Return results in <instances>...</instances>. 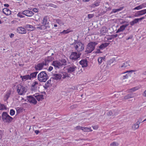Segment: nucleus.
I'll use <instances>...</instances> for the list:
<instances>
[{
    "label": "nucleus",
    "mask_w": 146,
    "mask_h": 146,
    "mask_svg": "<svg viewBox=\"0 0 146 146\" xmlns=\"http://www.w3.org/2000/svg\"><path fill=\"white\" fill-rule=\"evenodd\" d=\"M48 19V16H45L43 17L42 22L40 23H39V21H36V25L38 26L36 28V29L40 30H44L47 28H49V23Z\"/></svg>",
    "instance_id": "f257e3e1"
},
{
    "label": "nucleus",
    "mask_w": 146,
    "mask_h": 146,
    "mask_svg": "<svg viewBox=\"0 0 146 146\" xmlns=\"http://www.w3.org/2000/svg\"><path fill=\"white\" fill-rule=\"evenodd\" d=\"M1 116L2 120L4 123H10L13 120V118L8 115L6 112H3Z\"/></svg>",
    "instance_id": "f03ea898"
},
{
    "label": "nucleus",
    "mask_w": 146,
    "mask_h": 146,
    "mask_svg": "<svg viewBox=\"0 0 146 146\" xmlns=\"http://www.w3.org/2000/svg\"><path fill=\"white\" fill-rule=\"evenodd\" d=\"M95 42L91 41L87 44L85 52L87 53L91 52L95 48V46L97 44Z\"/></svg>",
    "instance_id": "7ed1b4c3"
},
{
    "label": "nucleus",
    "mask_w": 146,
    "mask_h": 146,
    "mask_svg": "<svg viewBox=\"0 0 146 146\" xmlns=\"http://www.w3.org/2000/svg\"><path fill=\"white\" fill-rule=\"evenodd\" d=\"M16 88L18 94L20 95H25L27 92V89L25 87L20 84L17 85Z\"/></svg>",
    "instance_id": "20e7f679"
},
{
    "label": "nucleus",
    "mask_w": 146,
    "mask_h": 146,
    "mask_svg": "<svg viewBox=\"0 0 146 146\" xmlns=\"http://www.w3.org/2000/svg\"><path fill=\"white\" fill-rule=\"evenodd\" d=\"M37 78L40 82H45L48 79V77L45 72L42 71L38 74Z\"/></svg>",
    "instance_id": "39448f33"
},
{
    "label": "nucleus",
    "mask_w": 146,
    "mask_h": 146,
    "mask_svg": "<svg viewBox=\"0 0 146 146\" xmlns=\"http://www.w3.org/2000/svg\"><path fill=\"white\" fill-rule=\"evenodd\" d=\"M74 47L76 51L80 52L84 49V44L80 41H76L74 44Z\"/></svg>",
    "instance_id": "423d86ee"
},
{
    "label": "nucleus",
    "mask_w": 146,
    "mask_h": 146,
    "mask_svg": "<svg viewBox=\"0 0 146 146\" xmlns=\"http://www.w3.org/2000/svg\"><path fill=\"white\" fill-rule=\"evenodd\" d=\"M136 71V70H131L121 73L120 74V79L123 80L128 78L131 72H135Z\"/></svg>",
    "instance_id": "0eeeda50"
},
{
    "label": "nucleus",
    "mask_w": 146,
    "mask_h": 146,
    "mask_svg": "<svg viewBox=\"0 0 146 146\" xmlns=\"http://www.w3.org/2000/svg\"><path fill=\"white\" fill-rule=\"evenodd\" d=\"M47 65V62L46 60L42 63L38 64L35 66V68L36 70H42L44 66Z\"/></svg>",
    "instance_id": "6e6552de"
},
{
    "label": "nucleus",
    "mask_w": 146,
    "mask_h": 146,
    "mask_svg": "<svg viewBox=\"0 0 146 146\" xmlns=\"http://www.w3.org/2000/svg\"><path fill=\"white\" fill-rule=\"evenodd\" d=\"M80 54L76 52H73L70 56V58L72 60H76L80 57Z\"/></svg>",
    "instance_id": "1a4fd4ad"
},
{
    "label": "nucleus",
    "mask_w": 146,
    "mask_h": 146,
    "mask_svg": "<svg viewBox=\"0 0 146 146\" xmlns=\"http://www.w3.org/2000/svg\"><path fill=\"white\" fill-rule=\"evenodd\" d=\"M39 86L38 82L36 81L33 82L31 85V89L33 91H35L37 90Z\"/></svg>",
    "instance_id": "9d476101"
},
{
    "label": "nucleus",
    "mask_w": 146,
    "mask_h": 146,
    "mask_svg": "<svg viewBox=\"0 0 146 146\" xmlns=\"http://www.w3.org/2000/svg\"><path fill=\"white\" fill-rule=\"evenodd\" d=\"M52 65L54 66L56 69L59 68L62 66L61 62L57 60L54 61L53 62Z\"/></svg>",
    "instance_id": "9b49d317"
},
{
    "label": "nucleus",
    "mask_w": 146,
    "mask_h": 146,
    "mask_svg": "<svg viewBox=\"0 0 146 146\" xmlns=\"http://www.w3.org/2000/svg\"><path fill=\"white\" fill-rule=\"evenodd\" d=\"M77 69L76 67L74 65H71L68 67L67 68V72L70 73H72L75 71Z\"/></svg>",
    "instance_id": "f8f14e48"
},
{
    "label": "nucleus",
    "mask_w": 146,
    "mask_h": 146,
    "mask_svg": "<svg viewBox=\"0 0 146 146\" xmlns=\"http://www.w3.org/2000/svg\"><path fill=\"white\" fill-rule=\"evenodd\" d=\"M23 15L29 17H31L34 15V13L32 11L28 10L24 11L23 12Z\"/></svg>",
    "instance_id": "ddd939ff"
},
{
    "label": "nucleus",
    "mask_w": 146,
    "mask_h": 146,
    "mask_svg": "<svg viewBox=\"0 0 146 146\" xmlns=\"http://www.w3.org/2000/svg\"><path fill=\"white\" fill-rule=\"evenodd\" d=\"M17 32L19 33L25 34L27 33L26 30L24 28L21 27H19L17 29Z\"/></svg>",
    "instance_id": "4468645a"
},
{
    "label": "nucleus",
    "mask_w": 146,
    "mask_h": 146,
    "mask_svg": "<svg viewBox=\"0 0 146 146\" xmlns=\"http://www.w3.org/2000/svg\"><path fill=\"white\" fill-rule=\"evenodd\" d=\"M28 100L29 102L31 103L34 104H36L37 103V102L35 98L31 96H29Z\"/></svg>",
    "instance_id": "2eb2a0df"
},
{
    "label": "nucleus",
    "mask_w": 146,
    "mask_h": 146,
    "mask_svg": "<svg viewBox=\"0 0 146 146\" xmlns=\"http://www.w3.org/2000/svg\"><path fill=\"white\" fill-rule=\"evenodd\" d=\"M130 64L131 62L130 61L125 62L121 66V68L122 69L125 68H128L130 66Z\"/></svg>",
    "instance_id": "dca6fc26"
},
{
    "label": "nucleus",
    "mask_w": 146,
    "mask_h": 146,
    "mask_svg": "<svg viewBox=\"0 0 146 146\" xmlns=\"http://www.w3.org/2000/svg\"><path fill=\"white\" fill-rule=\"evenodd\" d=\"M108 31L107 27L106 26H103L100 30V34L101 35H105Z\"/></svg>",
    "instance_id": "f3484780"
},
{
    "label": "nucleus",
    "mask_w": 146,
    "mask_h": 146,
    "mask_svg": "<svg viewBox=\"0 0 146 146\" xmlns=\"http://www.w3.org/2000/svg\"><path fill=\"white\" fill-rule=\"evenodd\" d=\"M146 13V9H143L137 11L135 15V17H138L139 16L142 15Z\"/></svg>",
    "instance_id": "a211bd4d"
},
{
    "label": "nucleus",
    "mask_w": 146,
    "mask_h": 146,
    "mask_svg": "<svg viewBox=\"0 0 146 146\" xmlns=\"http://www.w3.org/2000/svg\"><path fill=\"white\" fill-rule=\"evenodd\" d=\"M20 78H21L23 81H25L28 80H31V78L29 75H27L23 76H21Z\"/></svg>",
    "instance_id": "6ab92c4d"
},
{
    "label": "nucleus",
    "mask_w": 146,
    "mask_h": 146,
    "mask_svg": "<svg viewBox=\"0 0 146 146\" xmlns=\"http://www.w3.org/2000/svg\"><path fill=\"white\" fill-rule=\"evenodd\" d=\"M80 64L82 67H86L88 66V62L86 60H83L79 62Z\"/></svg>",
    "instance_id": "aec40b11"
},
{
    "label": "nucleus",
    "mask_w": 146,
    "mask_h": 146,
    "mask_svg": "<svg viewBox=\"0 0 146 146\" xmlns=\"http://www.w3.org/2000/svg\"><path fill=\"white\" fill-rule=\"evenodd\" d=\"M72 31H73L70 28H68L66 30H64L60 32V33L61 34L65 35Z\"/></svg>",
    "instance_id": "412c9836"
},
{
    "label": "nucleus",
    "mask_w": 146,
    "mask_h": 146,
    "mask_svg": "<svg viewBox=\"0 0 146 146\" xmlns=\"http://www.w3.org/2000/svg\"><path fill=\"white\" fill-rule=\"evenodd\" d=\"M25 28L27 29V30L29 31H33L35 29V28L33 26L29 24L26 25Z\"/></svg>",
    "instance_id": "4be33fe9"
},
{
    "label": "nucleus",
    "mask_w": 146,
    "mask_h": 146,
    "mask_svg": "<svg viewBox=\"0 0 146 146\" xmlns=\"http://www.w3.org/2000/svg\"><path fill=\"white\" fill-rule=\"evenodd\" d=\"M3 13L7 15H9L11 14V11L7 8H4L3 9Z\"/></svg>",
    "instance_id": "5701e85b"
},
{
    "label": "nucleus",
    "mask_w": 146,
    "mask_h": 146,
    "mask_svg": "<svg viewBox=\"0 0 146 146\" xmlns=\"http://www.w3.org/2000/svg\"><path fill=\"white\" fill-rule=\"evenodd\" d=\"M139 89V87L138 86H136L133 88L128 89L127 90V91L128 93H132L138 90Z\"/></svg>",
    "instance_id": "b1692460"
},
{
    "label": "nucleus",
    "mask_w": 146,
    "mask_h": 146,
    "mask_svg": "<svg viewBox=\"0 0 146 146\" xmlns=\"http://www.w3.org/2000/svg\"><path fill=\"white\" fill-rule=\"evenodd\" d=\"M135 93H131L125 96L124 97V99L127 100L129 98H133L135 96Z\"/></svg>",
    "instance_id": "393cba45"
},
{
    "label": "nucleus",
    "mask_w": 146,
    "mask_h": 146,
    "mask_svg": "<svg viewBox=\"0 0 146 146\" xmlns=\"http://www.w3.org/2000/svg\"><path fill=\"white\" fill-rule=\"evenodd\" d=\"M35 97L38 101H42L44 99L43 95L42 94L36 95Z\"/></svg>",
    "instance_id": "a878e982"
},
{
    "label": "nucleus",
    "mask_w": 146,
    "mask_h": 146,
    "mask_svg": "<svg viewBox=\"0 0 146 146\" xmlns=\"http://www.w3.org/2000/svg\"><path fill=\"white\" fill-rule=\"evenodd\" d=\"M100 3V0H97L92 4V7L94 8L98 6Z\"/></svg>",
    "instance_id": "bb28decb"
},
{
    "label": "nucleus",
    "mask_w": 146,
    "mask_h": 146,
    "mask_svg": "<svg viewBox=\"0 0 146 146\" xmlns=\"http://www.w3.org/2000/svg\"><path fill=\"white\" fill-rule=\"evenodd\" d=\"M109 44V43H102L99 46V48L100 49H103L108 46Z\"/></svg>",
    "instance_id": "cd10ccee"
},
{
    "label": "nucleus",
    "mask_w": 146,
    "mask_h": 146,
    "mask_svg": "<svg viewBox=\"0 0 146 146\" xmlns=\"http://www.w3.org/2000/svg\"><path fill=\"white\" fill-rule=\"evenodd\" d=\"M117 36V35H112L111 36H108L105 37V38L107 39V40H112L114 38H116Z\"/></svg>",
    "instance_id": "c85d7f7f"
},
{
    "label": "nucleus",
    "mask_w": 146,
    "mask_h": 146,
    "mask_svg": "<svg viewBox=\"0 0 146 146\" xmlns=\"http://www.w3.org/2000/svg\"><path fill=\"white\" fill-rule=\"evenodd\" d=\"M11 93V91L10 90L7 91L6 92V94L4 96V98L6 100H7L9 98Z\"/></svg>",
    "instance_id": "c756f323"
},
{
    "label": "nucleus",
    "mask_w": 146,
    "mask_h": 146,
    "mask_svg": "<svg viewBox=\"0 0 146 146\" xmlns=\"http://www.w3.org/2000/svg\"><path fill=\"white\" fill-rule=\"evenodd\" d=\"M38 73V72H34L31 73L30 75H29V76L31 78V80L36 77Z\"/></svg>",
    "instance_id": "7c9ffc66"
},
{
    "label": "nucleus",
    "mask_w": 146,
    "mask_h": 146,
    "mask_svg": "<svg viewBox=\"0 0 146 146\" xmlns=\"http://www.w3.org/2000/svg\"><path fill=\"white\" fill-rule=\"evenodd\" d=\"M82 130L84 132L92 131V130L91 129V127H83Z\"/></svg>",
    "instance_id": "2f4dec72"
},
{
    "label": "nucleus",
    "mask_w": 146,
    "mask_h": 146,
    "mask_svg": "<svg viewBox=\"0 0 146 146\" xmlns=\"http://www.w3.org/2000/svg\"><path fill=\"white\" fill-rule=\"evenodd\" d=\"M139 127V124L137 122L133 124L132 126V128L133 130H135L136 129H138Z\"/></svg>",
    "instance_id": "473e14b6"
},
{
    "label": "nucleus",
    "mask_w": 146,
    "mask_h": 146,
    "mask_svg": "<svg viewBox=\"0 0 146 146\" xmlns=\"http://www.w3.org/2000/svg\"><path fill=\"white\" fill-rule=\"evenodd\" d=\"M128 26V25H122L119 28V32L123 31V30L125 29V28Z\"/></svg>",
    "instance_id": "72a5a7b5"
},
{
    "label": "nucleus",
    "mask_w": 146,
    "mask_h": 146,
    "mask_svg": "<svg viewBox=\"0 0 146 146\" xmlns=\"http://www.w3.org/2000/svg\"><path fill=\"white\" fill-rule=\"evenodd\" d=\"M138 22V19H135L133 21L130 22V25L131 26H133L134 24L137 23Z\"/></svg>",
    "instance_id": "f704fd0d"
},
{
    "label": "nucleus",
    "mask_w": 146,
    "mask_h": 146,
    "mask_svg": "<svg viewBox=\"0 0 146 146\" xmlns=\"http://www.w3.org/2000/svg\"><path fill=\"white\" fill-rule=\"evenodd\" d=\"M6 110V106L4 104H0V110Z\"/></svg>",
    "instance_id": "c9c22d12"
},
{
    "label": "nucleus",
    "mask_w": 146,
    "mask_h": 146,
    "mask_svg": "<svg viewBox=\"0 0 146 146\" xmlns=\"http://www.w3.org/2000/svg\"><path fill=\"white\" fill-rule=\"evenodd\" d=\"M105 58L103 57H99L98 59V63L99 64H100L102 63V62L104 60Z\"/></svg>",
    "instance_id": "e433bc0d"
},
{
    "label": "nucleus",
    "mask_w": 146,
    "mask_h": 146,
    "mask_svg": "<svg viewBox=\"0 0 146 146\" xmlns=\"http://www.w3.org/2000/svg\"><path fill=\"white\" fill-rule=\"evenodd\" d=\"M62 76L60 74H56L55 75L56 80H58L60 79Z\"/></svg>",
    "instance_id": "4c0bfd02"
},
{
    "label": "nucleus",
    "mask_w": 146,
    "mask_h": 146,
    "mask_svg": "<svg viewBox=\"0 0 146 146\" xmlns=\"http://www.w3.org/2000/svg\"><path fill=\"white\" fill-rule=\"evenodd\" d=\"M68 77H69V76L67 73L65 72L62 73V78H64Z\"/></svg>",
    "instance_id": "58836bf2"
},
{
    "label": "nucleus",
    "mask_w": 146,
    "mask_h": 146,
    "mask_svg": "<svg viewBox=\"0 0 146 146\" xmlns=\"http://www.w3.org/2000/svg\"><path fill=\"white\" fill-rule=\"evenodd\" d=\"M66 61L65 59H62L61 61V63L62 65H65L66 64Z\"/></svg>",
    "instance_id": "ea45409f"
},
{
    "label": "nucleus",
    "mask_w": 146,
    "mask_h": 146,
    "mask_svg": "<svg viewBox=\"0 0 146 146\" xmlns=\"http://www.w3.org/2000/svg\"><path fill=\"white\" fill-rule=\"evenodd\" d=\"M56 20L57 23L60 24V25H63V22L60 19H56Z\"/></svg>",
    "instance_id": "a19ab883"
},
{
    "label": "nucleus",
    "mask_w": 146,
    "mask_h": 146,
    "mask_svg": "<svg viewBox=\"0 0 146 146\" xmlns=\"http://www.w3.org/2000/svg\"><path fill=\"white\" fill-rule=\"evenodd\" d=\"M118 144L116 142H113L110 144V146H117Z\"/></svg>",
    "instance_id": "79ce46f5"
},
{
    "label": "nucleus",
    "mask_w": 146,
    "mask_h": 146,
    "mask_svg": "<svg viewBox=\"0 0 146 146\" xmlns=\"http://www.w3.org/2000/svg\"><path fill=\"white\" fill-rule=\"evenodd\" d=\"M15 111L13 109L11 110L10 111V115L11 116L15 114Z\"/></svg>",
    "instance_id": "37998d69"
},
{
    "label": "nucleus",
    "mask_w": 146,
    "mask_h": 146,
    "mask_svg": "<svg viewBox=\"0 0 146 146\" xmlns=\"http://www.w3.org/2000/svg\"><path fill=\"white\" fill-rule=\"evenodd\" d=\"M46 6H47V5H46ZM48 6H50L51 7H53L54 8H57V6L56 5H55L54 4L50 3L48 4Z\"/></svg>",
    "instance_id": "c03bdc74"
},
{
    "label": "nucleus",
    "mask_w": 146,
    "mask_h": 146,
    "mask_svg": "<svg viewBox=\"0 0 146 146\" xmlns=\"http://www.w3.org/2000/svg\"><path fill=\"white\" fill-rule=\"evenodd\" d=\"M83 127H81L80 126H77L75 127V128L77 130H82Z\"/></svg>",
    "instance_id": "a18cd8bd"
},
{
    "label": "nucleus",
    "mask_w": 146,
    "mask_h": 146,
    "mask_svg": "<svg viewBox=\"0 0 146 146\" xmlns=\"http://www.w3.org/2000/svg\"><path fill=\"white\" fill-rule=\"evenodd\" d=\"M3 131L0 130V139H1L2 138V136L3 135Z\"/></svg>",
    "instance_id": "49530a36"
},
{
    "label": "nucleus",
    "mask_w": 146,
    "mask_h": 146,
    "mask_svg": "<svg viewBox=\"0 0 146 146\" xmlns=\"http://www.w3.org/2000/svg\"><path fill=\"white\" fill-rule=\"evenodd\" d=\"M32 11L35 13H37L38 11V9L35 8L33 9Z\"/></svg>",
    "instance_id": "de8ad7c7"
},
{
    "label": "nucleus",
    "mask_w": 146,
    "mask_h": 146,
    "mask_svg": "<svg viewBox=\"0 0 146 146\" xmlns=\"http://www.w3.org/2000/svg\"><path fill=\"white\" fill-rule=\"evenodd\" d=\"M94 16V15L93 14H89L88 15V17L89 19H91Z\"/></svg>",
    "instance_id": "09e8293b"
},
{
    "label": "nucleus",
    "mask_w": 146,
    "mask_h": 146,
    "mask_svg": "<svg viewBox=\"0 0 146 146\" xmlns=\"http://www.w3.org/2000/svg\"><path fill=\"white\" fill-rule=\"evenodd\" d=\"M23 13H19L17 15L18 17H19L21 18H23Z\"/></svg>",
    "instance_id": "8fccbe9b"
},
{
    "label": "nucleus",
    "mask_w": 146,
    "mask_h": 146,
    "mask_svg": "<svg viewBox=\"0 0 146 146\" xmlns=\"http://www.w3.org/2000/svg\"><path fill=\"white\" fill-rule=\"evenodd\" d=\"M142 122V119L141 118H139L138 119V121L137 122V123L139 125V124L141 123Z\"/></svg>",
    "instance_id": "3c124183"
},
{
    "label": "nucleus",
    "mask_w": 146,
    "mask_h": 146,
    "mask_svg": "<svg viewBox=\"0 0 146 146\" xmlns=\"http://www.w3.org/2000/svg\"><path fill=\"white\" fill-rule=\"evenodd\" d=\"M92 127L93 129L95 130L97 129L98 128V125H95L94 126H92Z\"/></svg>",
    "instance_id": "603ef678"
},
{
    "label": "nucleus",
    "mask_w": 146,
    "mask_h": 146,
    "mask_svg": "<svg viewBox=\"0 0 146 146\" xmlns=\"http://www.w3.org/2000/svg\"><path fill=\"white\" fill-rule=\"evenodd\" d=\"M54 59V58L51 56H48V60L49 61H52Z\"/></svg>",
    "instance_id": "864d4df0"
},
{
    "label": "nucleus",
    "mask_w": 146,
    "mask_h": 146,
    "mask_svg": "<svg viewBox=\"0 0 146 146\" xmlns=\"http://www.w3.org/2000/svg\"><path fill=\"white\" fill-rule=\"evenodd\" d=\"M140 9H141L140 8V5H139L137 7H136L133 9L134 10H139Z\"/></svg>",
    "instance_id": "5fc2aeb1"
},
{
    "label": "nucleus",
    "mask_w": 146,
    "mask_h": 146,
    "mask_svg": "<svg viewBox=\"0 0 146 146\" xmlns=\"http://www.w3.org/2000/svg\"><path fill=\"white\" fill-rule=\"evenodd\" d=\"M53 69V68L52 67L50 66L48 69V70L49 71H51Z\"/></svg>",
    "instance_id": "6e6d98bb"
},
{
    "label": "nucleus",
    "mask_w": 146,
    "mask_h": 146,
    "mask_svg": "<svg viewBox=\"0 0 146 146\" xmlns=\"http://www.w3.org/2000/svg\"><path fill=\"white\" fill-rule=\"evenodd\" d=\"M118 11H119V9H113L112 10V12L114 13H116Z\"/></svg>",
    "instance_id": "4d7b16f0"
},
{
    "label": "nucleus",
    "mask_w": 146,
    "mask_h": 146,
    "mask_svg": "<svg viewBox=\"0 0 146 146\" xmlns=\"http://www.w3.org/2000/svg\"><path fill=\"white\" fill-rule=\"evenodd\" d=\"M144 18L145 17H143L140 18H137V19H138V21L139 22V21H141L143 19H144Z\"/></svg>",
    "instance_id": "13d9d810"
},
{
    "label": "nucleus",
    "mask_w": 146,
    "mask_h": 146,
    "mask_svg": "<svg viewBox=\"0 0 146 146\" xmlns=\"http://www.w3.org/2000/svg\"><path fill=\"white\" fill-rule=\"evenodd\" d=\"M133 37V36L132 35H130L129 37L127 38L126 40H128L129 39H131Z\"/></svg>",
    "instance_id": "bf43d9fd"
},
{
    "label": "nucleus",
    "mask_w": 146,
    "mask_h": 146,
    "mask_svg": "<svg viewBox=\"0 0 146 146\" xmlns=\"http://www.w3.org/2000/svg\"><path fill=\"white\" fill-rule=\"evenodd\" d=\"M141 5H142V6L143 8L146 7V3H143Z\"/></svg>",
    "instance_id": "052dcab7"
},
{
    "label": "nucleus",
    "mask_w": 146,
    "mask_h": 146,
    "mask_svg": "<svg viewBox=\"0 0 146 146\" xmlns=\"http://www.w3.org/2000/svg\"><path fill=\"white\" fill-rule=\"evenodd\" d=\"M143 95L145 97H146V90L144 92Z\"/></svg>",
    "instance_id": "680f3d73"
},
{
    "label": "nucleus",
    "mask_w": 146,
    "mask_h": 146,
    "mask_svg": "<svg viewBox=\"0 0 146 146\" xmlns=\"http://www.w3.org/2000/svg\"><path fill=\"white\" fill-rule=\"evenodd\" d=\"M14 36V34L13 33H11L10 35V36L11 38H12V37H13Z\"/></svg>",
    "instance_id": "e2e57ef3"
},
{
    "label": "nucleus",
    "mask_w": 146,
    "mask_h": 146,
    "mask_svg": "<svg viewBox=\"0 0 146 146\" xmlns=\"http://www.w3.org/2000/svg\"><path fill=\"white\" fill-rule=\"evenodd\" d=\"M4 5L5 7H8L9 6V5L8 4H4Z\"/></svg>",
    "instance_id": "0e129e2a"
},
{
    "label": "nucleus",
    "mask_w": 146,
    "mask_h": 146,
    "mask_svg": "<svg viewBox=\"0 0 146 146\" xmlns=\"http://www.w3.org/2000/svg\"><path fill=\"white\" fill-rule=\"evenodd\" d=\"M35 133L37 135L39 133V131L38 130H36L35 131Z\"/></svg>",
    "instance_id": "69168bd1"
},
{
    "label": "nucleus",
    "mask_w": 146,
    "mask_h": 146,
    "mask_svg": "<svg viewBox=\"0 0 146 146\" xmlns=\"http://www.w3.org/2000/svg\"><path fill=\"white\" fill-rule=\"evenodd\" d=\"M76 106L75 105H72V106H71V108H76Z\"/></svg>",
    "instance_id": "338daca9"
},
{
    "label": "nucleus",
    "mask_w": 146,
    "mask_h": 146,
    "mask_svg": "<svg viewBox=\"0 0 146 146\" xmlns=\"http://www.w3.org/2000/svg\"><path fill=\"white\" fill-rule=\"evenodd\" d=\"M96 52H98V53L101 52H100V50L99 49H97Z\"/></svg>",
    "instance_id": "774afa93"
}]
</instances>
